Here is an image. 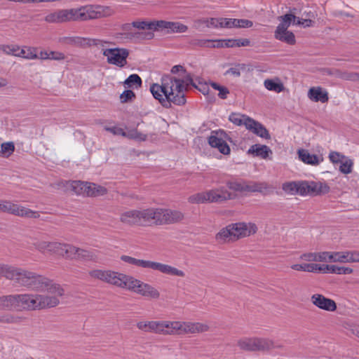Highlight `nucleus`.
Returning a JSON list of instances; mask_svg holds the SVG:
<instances>
[{
	"label": "nucleus",
	"mask_w": 359,
	"mask_h": 359,
	"mask_svg": "<svg viewBox=\"0 0 359 359\" xmlns=\"http://www.w3.org/2000/svg\"><path fill=\"white\" fill-rule=\"evenodd\" d=\"M121 260L138 267L158 271L166 275L176 276L179 277L185 276V273L183 271L168 264L149 260L139 259L128 255H122L121 257Z\"/></svg>",
	"instance_id": "nucleus-8"
},
{
	"label": "nucleus",
	"mask_w": 359,
	"mask_h": 359,
	"mask_svg": "<svg viewBox=\"0 0 359 359\" xmlns=\"http://www.w3.org/2000/svg\"><path fill=\"white\" fill-rule=\"evenodd\" d=\"M246 118H250L249 116L241 114L232 113L229 116V121L237 126H245Z\"/></svg>",
	"instance_id": "nucleus-47"
},
{
	"label": "nucleus",
	"mask_w": 359,
	"mask_h": 359,
	"mask_svg": "<svg viewBox=\"0 0 359 359\" xmlns=\"http://www.w3.org/2000/svg\"><path fill=\"white\" fill-rule=\"evenodd\" d=\"M297 182H287L283 184V189L290 194H297L298 188H297Z\"/></svg>",
	"instance_id": "nucleus-53"
},
{
	"label": "nucleus",
	"mask_w": 359,
	"mask_h": 359,
	"mask_svg": "<svg viewBox=\"0 0 359 359\" xmlns=\"http://www.w3.org/2000/svg\"><path fill=\"white\" fill-rule=\"evenodd\" d=\"M39 55L41 59H52L57 60L65 59V55L57 51H50L49 53L40 51Z\"/></svg>",
	"instance_id": "nucleus-42"
},
{
	"label": "nucleus",
	"mask_w": 359,
	"mask_h": 359,
	"mask_svg": "<svg viewBox=\"0 0 359 359\" xmlns=\"http://www.w3.org/2000/svg\"><path fill=\"white\" fill-rule=\"evenodd\" d=\"M89 182L81 181L65 182V186L67 191H72L77 195L87 196Z\"/></svg>",
	"instance_id": "nucleus-27"
},
{
	"label": "nucleus",
	"mask_w": 359,
	"mask_h": 359,
	"mask_svg": "<svg viewBox=\"0 0 359 359\" xmlns=\"http://www.w3.org/2000/svg\"><path fill=\"white\" fill-rule=\"evenodd\" d=\"M97 256L93 251L80 248L72 245L69 259L95 261Z\"/></svg>",
	"instance_id": "nucleus-23"
},
{
	"label": "nucleus",
	"mask_w": 359,
	"mask_h": 359,
	"mask_svg": "<svg viewBox=\"0 0 359 359\" xmlns=\"http://www.w3.org/2000/svg\"><path fill=\"white\" fill-rule=\"evenodd\" d=\"M353 163L352 160L345 158L341 163L339 167V171L344 174H348L352 172V167Z\"/></svg>",
	"instance_id": "nucleus-50"
},
{
	"label": "nucleus",
	"mask_w": 359,
	"mask_h": 359,
	"mask_svg": "<svg viewBox=\"0 0 359 359\" xmlns=\"http://www.w3.org/2000/svg\"><path fill=\"white\" fill-rule=\"evenodd\" d=\"M225 75H232L235 77H238L241 75V67L239 65L229 69L224 74Z\"/></svg>",
	"instance_id": "nucleus-59"
},
{
	"label": "nucleus",
	"mask_w": 359,
	"mask_h": 359,
	"mask_svg": "<svg viewBox=\"0 0 359 359\" xmlns=\"http://www.w3.org/2000/svg\"><path fill=\"white\" fill-rule=\"evenodd\" d=\"M331 273L336 274H351L353 273V269L350 267L337 266L336 265L330 266Z\"/></svg>",
	"instance_id": "nucleus-51"
},
{
	"label": "nucleus",
	"mask_w": 359,
	"mask_h": 359,
	"mask_svg": "<svg viewBox=\"0 0 359 359\" xmlns=\"http://www.w3.org/2000/svg\"><path fill=\"white\" fill-rule=\"evenodd\" d=\"M350 255H351V263L359 262V251L351 250Z\"/></svg>",
	"instance_id": "nucleus-64"
},
{
	"label": "nucleus",
	"mask_w": 359,
	"mask_h": 359,
	"mask_svg": "<svg viewBox=\"0 0 359 359\" xmlns=\"http://www.w3.org/2000/svg\"><path fill=\"white\" fill-rule=\"evenodd\" d=\"M15 150V145L13 142H4L1 145L0 154H4L5 156L8 157L11 155Z\"/></svg>",
	"instance_id": "nucleus-49"
},
{
	"label": "nucleus",
	"mask_w": 359,
	"mask_h": 359,
	"mask_svg": "<svg viewBox=\"0 0 359 359\" xmlns=\"http://www.w3.org/2000/svg\"><path fill=\"white\" fill-rule=\"evenodd\" d=\"M106 273L107 270L99 269H92L88 271V275L91 278L98 280L104 283L105 280Z\"/></svg>",
	"instance_id": "nucleus-46"
},
{
	"label": "nucleus",
	"mask_w": 359,
	"mask_h": 359,
	"mask_svg": "<svg viewBox=\"0 0 359 359\" xmlns=\"http://www.w3.org/2000/svg\"><path fill=\"white\" fill-rule=\"evenodd\" d=\"M248 152L253 154L257 156H260L262 158H266L269 154H271V149L267 146L260 144L252 145L250 148Z\"/></svg>",
	"instance_id": "nucleus-36"
},
{
	"label": "nucleus",
	"mask_w": 359,
	"mask_h": 359,
	"mask_svg": "<svg viewBox=\"0 0 359 359\" xmlns=\"http://www.w3.org/2000/svg\"><path fill=\"white\" fill-rule=\"evenodd\" d=\"M81 7L83 21L109 17L115 13V11L107 6L89 4Z\"/></svg>",
	"instance_id": "nucleus-14"
},
{
	"label": "nucleus",
	"mask_w": 359,
	"mask_h": 359,
	"mask_svg": "<svg viewBox=\"0 0 359 359\" xmlns=\"http://www.w3.org/2000/svg\"><path fill=\"white\" fill-rule=\"evenodd\" d=\"M50 241H36L33 243L34 248L41 253H44L46 251L50 253Z\"/></svg>",
	"instance_id": "nucleus-45"
},
{
	"label": "nucleus",
	"mask_w": 359,
	"mask_h": 359,
	"mask_svg": "<svg viewBox=\"0 0 359 359\" xmlns=\"http://www.w3.org/2000/svg\"><path fill=\"white\" fill-rule=\"evenodd\" d=\"M311 303L317 308L326 311H335L337 309L336 302L318 293L313 294L311 297Z\"/></svg>",
	"instance_id": "nucleus-22"
},
{
	"label": "nucleus",
	"mask_w": 359,
	"mask_h": 359,
	"mask_svg": "<svg viewBox=\"0 0 359 359\" xmlns=\"http://www.w3.org/2000/svg\"><path fill=\"white\" fill-rule=\"evenodd\" d=\"M329 158L333 163H341L346 158V156L339 152L331 151L329 154Z\"/></svg>",
	"instance_id": "nucleus-55"
},
{
	"label": "nucleus",
	"mask_w": 359,
	"mask_h": 359,
	"mask_svg": "<svg viewBox=\"0 0 359 359\" xmlns=\"http://www.w3.org/2000/svg\"><path fill=\"white\" fill-rule=\"evenodd\" d=\"M206 42H216L217 45H229V43H231V45H248L250 43L248 39H238V40H207Z\"/></svg>",
	"instance_id": "nucleus-44"
},
{
	"label": "nucleus",
	"mask_w": 359,
	"mask_h": 359,
	"mask_svg": "<svg viewBox=\"0 0 359 359\" xmlns=\"http://www.w3.org/2000/svg\"><path fill=\"white\" fill-rule=\"evenodd\" d=\"M129 283L128 290L150 299H158L160 297V292L151 285L143 283L134 277Z\"/></svg>",
	"instance_id": "nucleus-15"
},
{
	"label": "nucleus",
	"mask_w": 359,
	"mask_h": 359,
	"mask_svg": "<svg viewBox=\"0 0 359 359\" xmlns=\"http://www.w3.org/2000/svg\"><path fill=\"white\" fill-rule=\"evenodd\" d=\"M189 86L196 88L190 74H183L181 78L165 74L161 79V84L151 85L150 91L163 107L170 108L171 103L176 105L186 103L185 91Z\"/></svg>",
	"instance_id": "nucleus-1"
},
{
	"label": "nucleus",
	"mask_w": 359,
	"mask_h": 359,
	"mask_svg": "<svg viewBox=\"0 0 359 359\" xmlns=\"http://www.w3.org/2000/svg\"><path fill=\"white\" fill-rule=\"evenodd\" d=\"M275 37L276 39L280 40V41L286 43H295V37L294 34L290 31L282 30L280 32H275Z\"/></svg>",
	"instance_id": "nucleus-39"
},
{
	"label": "nucleus",
	"mask_w": 359,
	"mask_h": 359,
	"mask_svg": "<svg viewBox=\"0 0 359 359\" xmlns=\"http://www.w3.org/2000/svg\"><path fill=\"white\" fill-rule=\"evenodd\" d=\"M4 213L11 214L15 216L26 218H39L40 215L38 212L13 203L11 201L4 200Z\"/></svg>",
	"instance_id": "nucleus-18"
},
{
	"label": "nucleus",
	"mask_w": 359,
	"mask_h": 359,
	"mask_svg": "<svg viewBox=\"0 0 359 359\" xmlns=\"http://www.w3.org/2000/svg\"><path fill=\"white\" fill-rule=\"evenodd\" d=\"M135 97V95L133 91L131 90H126L123 91V93L120 95V99L122 103H125L131 100Z\"/></svg>",
	"instance_id": "nucleus-56"
},
{
	"label": "nucleus",
	"mask_w": 359,
	"mask_h": 359,
	"mask_svg": "<svg viewBox=\"0 0 359 359\" xmlns=\"http://www.w3.org/2000/svg\"><path fill=\"white\" fill-rule=\"evenodd\" d=\"M264 86L268 90L273 91L277 93L283 92L285 89L284 84L278 77L264 80Z\"/></svg>",
	"instance_id": "nucleus-34"
},
{
	"label": "nucleus",
	"mask_w": 359,
	"mask_h": 359,
	"mask_svg": "<svg viewBox=\"0 0 359 359\" xmlns=\"http://www.w3.org/2000/svg\"><path fill=\"white\" fill-rule=\"evenodd\" d=\"M219 97L222 99L226 98L227 95L229 93V90L227 88L222 86L219 89Z\"/></svg>",
	"instance_id": "nucleus-63"
},
{
	"label": "nucleus",
	"mask_w": 359,
	"mask_h": 359,
	"mask_svg": "<svg viewBox=\"0 0 359 359\" xmlns=\"http://www.w3.org/2000/svg\"><path fill=\"white\" fill-rule=\"evenodd\" d=\"M132 26L142 30L137 37L150 40L155 37V32L163 34L184 33L188 30L187 25L180 22L165 20H137L131 23Z\"/></svg>",
	"instance_id": "nucleus-4"
},
{
	"label": "nucleus",
	"mask_w": 359,
	"mask_h": 359,
	"mask_svg": "<svg viewBox=\"0 0 359 359\" xmlns=\"http://www.w3.org/2000/svg\"><path fill=\"white\" fill-rule=\"evenodd\" d=\"M106 130L109 131V132H111V133H112L114 135H122V136L125 137L126 131H124L121 128H116V127H114V128H106Z\"/></svg>",
	"instance_id": "nucleus-61"
},
{
	"label": "nucleus",
	"mask_w": 359,
	"mask_h": 359,
	"mask_svg": "<svg viewBox=\"0 0 359 359\" xmlns=\"http://www.w3.org/2000/svg\"><path fill=\"white\" fill-rule=\"evenodd\" d=\"M25 319L23 316L11 313L2 314V323L4 324H19Z\"/></svg>",
	"instance_id": "nucleus-40"
},
{
	"label": "nucleus",
	"mask_w": 359,
	"mask_h": 359,
	"mask_svg": "<svg viewBox=\"0 0 359 359\" xmlns=\"http://www.w3.org/2000/svg\"><path fill=\"white\" fill-rule=\"evenodd\" d=\"M226 136L227 135L223 130L212 131L208 137V143L212 147L217 148L222 154H229L230 148L226 142Z\"/></svg>",
	"instance_id": "nucleus-21"
},
{
	"label": "nucleus",
	"mask_w": 359,
	"mask_h": 359,
	"mask_svg": "<svg viewBox=\"0 0 359 359\" xmlns=\"http://www.w3.org/2000/svg\"><path fill=\"white\" fill-rule=\"evenodd\" d=\"M232 198V194L224 187H221L191 195L188 201L191 203H222Z\"/></svg>",
	"instance_id": "nucleus-9"
},
{
	"label": "nucleus",
	"mask_w": 359,
	"mask_h": 359,
	"mask_svg": "<svg viewBox=\"0 0 359 359\" xmlns=\"http://www.w3.org/2000/svg\"><path fill=\"white\" fill-rule=\"evenodd\" d=\"M229 189L236 191H257L256 189L252 188L248 185H245L236 182H228L226 183Z\"/></svg>",
	"instance_id": "nucleus-41"
},
{
	"label": "nucleus",
	"mask_w": 359,
	"mask_h": 359,
	"mask_svg": "<svg viewBox=\"0 0 359 359\" xmlns=\"http://www.w3.org/2000/svg\"><path fill=\"white\" fill-rule=\"evenodd\" d=\"M235 27V19L218 18L217 28H232Z\"/></svg>",
	"instance_id": "nucleus-52"
},
{
	"label": "nucleus",
	"mask_w": 359,
	"mask_h": 359,
	"mask_svg": "<svg viewBox=\"0 0 359 359\" xmlns=\"http://www.w3.org/2000/svg\"><path fill=\"white\" fill-rule=\"evenodd\" d=\"M39 290H46L48 293H54V295L27 294L28 311L55 307L65 294L64 289L50 279Z\"/></svg>",
	"instance_id": "nucleus-5"
},
{
	"label": "nucleus",
	"mask_w": 359,
	"mask_h": 359,
	"mask_svg": "<svg viewBox=\"0 0 359 359\" xmlns=\"http://www.w3.org/2000/svg\"><path fill=\"white\" fill-rule=\"evenodd\" d=\"M341 71L337 69H330L327 68L323 70V74L326 75L334 76L337 78L340 77Z\"/></svg>",
	"instance_id": "nucleus-60"
},
{
	"label": "nucleus",
	"mask_w": 359,
	"mask_h": 359,
	"mask_svg": "<svg viewBox=\"0 0 359 359\" xmlns=\"http://www.w3.org/2000/svg\"><path fill=\"white\" fill-rule=\"evenodd\" d=\"M81 7L59 10L47 15L45 20L50 23H59L67 21H83Z\"/></svg>",
	"instance_id": "nucleus-12"
},
{
	"label": "nucleus",
	"mask_w": 359,
	"mask_h": 359,
	"mask_svg": "<svg viewBox=\"0 0 359 359\" xmlns=\"http://www.w3.org/2000/svg\"><path fill=\"white\" fill-rule=\"evenodd\" d=\"M107 190L105 187L95 183L89 182L87 191V196L96 197L104 196L107 194Z\"/></svg>",
	"instance_id": "nucleus-38"
},
{
	"label": "nucleus",
	"mask_w": 359,
	"mask_h": 359,
	"mask_svg": "<svg viewBox=\"0 0 359 359\" xmlns=\"http://www.w3.org/2000/svg\"><path fill=\"white\" fill-rule=\"evenodd\" d=\"M299 258L309 262H330V252H306L301 255Z\"/></svg>",
	"instance_id": "nucleus-26"
},
{
	"label": "nucleus",
	"mask_w": 359,
	"mask_h": 359,
	"mask_svg": "<svg viewBox=\"0 0 359 359\" xmlns=\"http://www.w3.org/2000/svg\"><path fill=\"white\" fill-rule=\"evenodd\" d=\"M0 310L28 311L27 294L0 296Z\"/></svg>",
	"instance_id": "nucleus-11"
},
{
	"label": "nucleus",
	"mask_w": 359,
	"mask_h": 359,
	"mask_svg": "<svg viewBox=\"0 0 359 359\" xmlns=\"http://www.w3.org/2000/svg\"><path fill=\"white\" fill-rule=\"evenodd\" d=\"M4 53L25 59H34L39 57V50L34 46H2Z\"/></svg>",
	"instance_id": "nucleus-20"
},
{
	"label": "nucleus",
	"mask_w": 359,
	"mask_h": 359,
	"mask_svg": "<svg viewBox=\"0 0 359 359\" xmlns=\"http://www.w3.org/2000/svg\"><path fill=\"white\" fill-rule=\"evenodd\" d=\"M142 30L135 35L126 34H116L112 41H106L100 39L82 38L79 36H63L59 39L58 42L67 45H102L104 43H140L144 39L137 37Z\"/></svg>",
	"instance_id": "nucleus-6"
},
{
	"label": "nucleus",
	"mask_w": 359,
	"mask_h": 359,
	"mask_svg": "<svg viewBox=\"0 0 359 359\" xmlns=\"http://www.w3.org/2000/svg\"><path fill=\"white\" fill-rule=\"evenodd\" d=\"M124 85L128 88H131L135 85L140 86L142 85V79L137 74H131L124 81Z\"/></svg>",
	"instance_id": "nucleus-48"
},
{
	"label": "nucleus",
	"mask_w": 359,
	"mask_h": 359,
	"mask_svg": "<svg viewBox=\"0 0 359 359\" xmlns=\"http://www.w3.org/2000/svg\"><path fill=\"white\" fill-rule=\"evenodd\" d=\"M297 188H298V190H297V194H299L302 196L309 195L308 182H298Z\"/></svg>",
	"instance_id": "nucleus-57"
},
{
	"label": "nucleus",
	"mask_w": 359,
	"mask_h": 359,
	"mask_svg": "<svg viewBox=\"0 0 359 359\" xmlns=\"http://www.w3.org/2000/svg\"><path fill=\"white\" fill-rule=\"evenodd\" d=\"M132 278L133 276L118 271L107 270L104 283L119 288L128 290Z\"/></svg>",
	"instance_id": "nucleus-19"
},
{
	"label": "nucleus",
	"mask_w": 359,
	"mask_h": 359,
	"mask_svg": "<svg viewBox=\"0 0 359 359\" xmlns=\"http://www.w3.org/2000/svg\"><path fill=\"white\" fill-rule=\"evenodd\" d=\"M245 126L248 130L262 138L270 139L271 137L267 129L262 123L252 118H246Z\"/></svg>",
	"instance_id": "nucleus-24"
},
{
	"label": "nucleus",
	"mask_w": 359,
	"mask_h": 359,
	"mask_svg": "<svg viewBox=\"0 0 359 359\" xmlns=\"http://www.w3.org/2000/svg\"><path fill=\"white\" fill-rule=\"evenodd\" d=\"M252 25L250 20L235 19V27H250Z\"/></svg>",
	"instance_id": "nucleus-58"
},
{
	"label": "nucleus",
	"mask_w": 359,
	"mask_h": 359,
	"mask_svg": "<svg viewBox=\"0 0 359 359\" xmlns=\"http://www.w3.org/2000/svg\"><path fill=\"white\" fill-rule=\"evenodd\" d=\"M150 212V208L128 210L120 215V221L128 225L151 224Z\"/></svg>",
	"instance_id": "nucleus-13"
},
{
	"label": "nucleus",
	"mask_w": 359,
	"mask_h": 359,
	"mask_svg": "<svg viewBox=\"0 0 359 359\" xmlns=\"http://www.w3.org/2000/svg\"><path fill=\"white\" fill-rule=\"evenodd\" d=\"M237 346L241 350L248 352H267L283 347L271 339L256 337L241 338L238 340Z\"/></svg>",
	"instance_id": "nucleus-7"
},
{
	"label": "nucleus",
	"mask_w": 359,
	"mask_h": 359,
	"mask_svg": "<svg viewBox=\"0 0 359 359\" xmlns=\"http://www.w3.org/2000/svg\"><path fill=\"white\" fill-rule=\"evenodd\" d=\"M309 98L313 102L325 103L328 101V93L321 87H312L308 92Z\"/></svg>",
	"instance_id": "nucleus-29"
},
{
	"label": "nucleus",
	"mask_w": 359,
	"mask_h": 359,
	"mask_svg": "<svg viewBox=\"0 0 359 359\" xmlns=\"http://www.w3.org/2000/svg\"><path fill=\"white\" fill-rule=\"evenodd\" d=\"M125 137L138 141H145L147 140V135L139 132L137 129H132L126 131L125 133Z\"/></svg>",
	"instance_id": "nucleus-43"
},
{
	"label": "nucleus",
	"mask_w": 359,
	"mask_h": 359,
	"mask_svg": "<svg viewBox=\"0 0 359 359\" xmlns=\"http://www.w3.org/2000/svg\"><path fill=\"white\" fill-rule=\"evenodd\" d=\"M280 22L275 32L282 30L287 31L289 26L292 24L297 25V17L292 13H287L278 18Z\"/></svg>",
	"instance_id": "nucleus-32"
},
{
	"label": "nucleus",
	"mask_w": 359,
	"mask_h": 359,
	"mask_svg": "<svg viewBox=\"0 0 359 359\" xmlns=\"http://www.w3.org/2000/svg\"><path fill=\"white\" fill-rule=\"evenodd\" d=\"M298 156L302 162L311 165H318L323 161L322 156L311 154L305 149H299L298 151Z\"/></svg>",
	"instance_id": "nucleus-28"
},
{
	"label": "nucleus",
	"mask_w": 359,
	"mask_h": 359,
	"mask_svg": "<svg viewBox=\"0 0 359 359\" xmlns=\"http://www.w3.org/2000/svg\"><path fill=\"white\" fill-rule=\"evenodd\" d=\"M316 14L314 12H305L301 17H297V25L303 27H311L315 25Z\"/></svg>",
	"instance_id": "nucleus-30"
},
{
	"label": "nucleus",
	"mask_w": 359,
	"mask_h": 359,
	"mask_svg": "<svg viewBox=\"0 0 359 359\" xmlns=\"http://www.w3.org/2000/svg\"><path fill=\"white\" fill-rule=\"evenodd\" d=\"M330 266L328 264H318L317 266V272H323V273H330Z\"/></svg>",
	"instance_id": "nucleus-62"
},
{
	"label": "nucleus",
	"mask_w": 359,
	"mask_h": 359,
	"mask_svg": "<svg viewBox=\"0 0 359 359\" xmlns=\"http://www.w3.org/2000/svg\"><path fill=\"white\" fill-rule=\"evenodd\" d=\"M138 330L161 335H188L208 332V324L193 321L142 320L137 323Z\"/></svg>",
	"instance_id": "nucleus-2"
},
{
	"label": "nucleus",
	"mask_w": 359,
	"mask_h": 359,
	"mask_svg": "<svg viewBox=\"0 0 359 359\" xmlns=\"http://www.w3.org/2000/svg\"><path fill=\"white\" fill-rule=\"evenodd\" d=\"M218 18H203L194 21V27L202 29L203 27L217 28Z\"/></svg>",
	"instance_id": "nucleus-37"
},
{
	"label": "nucleus",
	"mask_w": 359,
	"mask_h": 359,
	"mask_svg": "<svg viewBox=\"0 0 359 359\" xmlns=\"http://www.w3.org/2000/svg\"><path fill=\"white\" fill-rule=\"evenodd\" d=\"M0 276L15 284L39 290L48 283V278L31 271L0 263Z\"/></svg>",
	"instance_id": "nucleus-3"
},
{
	"label": "nucleus",
	"mask_w": 359,
	"mask_h": 359,
	"mask_svg": "<svg viewBox=\"0 0 359 359\" xmlns=\"http://www.w3.org/2000/svg\"><path fill=\"white\" fill-rule=\"evenodd\" d=\"M309 195L318 196L327 194L330 187L322 182H308Z\"/></svg>",
	"instance_id": "nucleus-31"
},
{
	"label": "nucleus",
	"mask_w": 359,
	"mask_h": 359,
	"mask_svg": "<svg viewBox=\"0 0 359 359\" xmlns=\"http://www.w3.org/2000/svg\"><path fill=\"white\" fill-rule=\"evenodd\" d=\"M351 251L330 252V262L351 263Z\"/></svg>",
	"instance_id": "nucleus-35"
},
{
	"label": "nucleus",
	"mask_w": 359,
	"mask_h": 359,
	"mask_svg": "<svg viewBox=\"0 0 359 359\" xmlns=\"http://www.w3.org/2000/svg\"><path fill=\"white\" fill-rule=\"evenodd\" d=\"M103 55L107 57L109 64L123 67L127 63L129 51L126 48L116 47L104 50Z\"/></svg>",
	"instance_id": "nucleus-16"
},
{
	"label": "nucleus",
	"mask_w": 359,
	"mask_h": 359,
	"mask_svg": "<svg viewBox=\"0 0 359 359\" xmlns=\"http://www.w3.org/2000/svg\"><path fill=\"white\" fill-rule=\"evenodd\" d=\"M230 226L233 233V241H235L253 235L257 231V225L252 222L233 223L230 224Z\"/></svg>",
	"instance_id": "nucleus-17"
},
{
	"label": "nucleus",
	"mask_w": 359,
	"mask_h": 359,
	"mask_svg": "<svg viewBox=\"0 0 359 359\" xmlns=\"http://www.w3.org/2000/svg\"><path fill=\"white\" fill-rule=\"evenodd\" d=\"M340 79L352 81H359V74L357 72H340Z\"/></svg>",
	"instance_id": "nucleus-54"
},
{
	"label": "nucleus",
	"mask_w": 359,
	"mask_h": 359,
	"mask_svg": "<svg viewBox=\"0 0 359 359\" xmlns=\"http://www.w3.org/2000/svg\"><path fill=\"white\" fill-rule=\"evenodd\" d=\"M215 240L218 243L220 244L235 242V241H233V233L230 224L227 225L224 228H222L215 235Z\"/></svg>",
	"instance_id": "nucleus-33"
},
{
	"label": "nucleus",
	"mask_w": 359,
	"mask_h": 359,
	"mask_svg": "<svg viewBox=\"0 0 359 359\" xmlns=\"http://www.w3.org/2000/svg\"><path fill=\"white\" fill-rule=\"evenodd\" d=\"M151 224L156 225L170 224L179 222L184 219V215L179 210L150 208Z\"/></svg>",
	"instance_id": "nucleus-10"
},
{
	"label": "nucleus",
	"mask_w": 359,
	"mask_h": 359,
	"mask_svg": "<svg viewBox=\"0 0 359 359\" xmlns=\"http://www.w3.org/2000/svg\"><path fill=\"white\" fill-rule=\"evenodd\" d=\"M72 245L60 243L51 242L50 253L66 259H69Z\"/></svg>",
	"instance_id": "nucleus-25"
}]
</instances>
